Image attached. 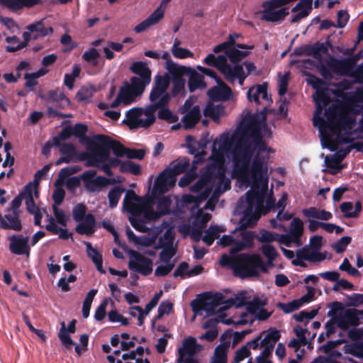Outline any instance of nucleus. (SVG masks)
<instances>
[{"instance_id": "nucleus-1", "label": "nucleus", "mask_w": 363, "mask_h": 363, "mask_svg": "<svg viewBox=\"0 0 363 363\" xmlns=\"http://www.w3.org/2000/svg\"><path fill=\"white\" fill-rule=\"evenodd\" d=\"M262 122L255 116L245 119L235 135L236 143L232 150L233 171L241 180L250 177L254 185L264 181L265 189L268 184L267 159L261 151L267 150V144L261 135Z\"/></svg>"}, {"instance_id": "nucleus-2", "label": "nucleus", "mask_w": 363, "mask_h": 363, "mask_svg": "<svg viewBox=\"0 0 363 363\" xmlns=\"http://www.w3.org/2000/svg\"><path fill=\"white\" fill-rule=\"evenodd\" d=\"M129 69L135 76L131 77L129 82H123L116 99L111 104V108H116L121 104H130L144 93L151 82L152 71L147 62H133Z\"/></svg>"}, {"instance_id": "nucleus-3", "label": "nucleus", "mask_w": 363, "mask_h": 363, "mask_svg": "<svg viewBox=\"0 0 363 363\" xmlns=\"http://www.w3.org/2000/svg\"><path fill=\"white\" fill-rule=\"evenodd\" d=\"M220 264L232 269L235 274L241 278L258 276L259 270L264 273L268 272L262 257L257 254L242 253L236 256L223 255Z\"/></svg>"}, {"instance_id": "nucleus-4", "label": "nucleus", "mask_w": 363, "mask_h": 363, "mask_svg": "<svg viewBox=\"0 0 363 363\" xmlns=\"http://www.w3.org/2000/svg\"><path fill=\"white\" fill-rule=\"evenodd\" d=\"M211 160V163L208 165L205 172L213 177V183L216 184L214 195L218 196L230 189V181L225 177L223 154L213 150Z\"/></svg>"}, {"instance_id": "nucleus-5", "label": "nucleus", "mask_w": 363, "mask_h": 363, "mask_svg": "<svg viewBox=\"0 0 363 363\" xmlns=\"http://www.w3.org/2000/svg\"><path fill=\"white\" fill-rule=\"evenodd\" d=\"M170 84L169 74H157L155 77L153 85L149 95L150 104L147 105L155 112L158 108L169 106L171 94L168 92Z\"/></svg>"}, {"instance_id": "nucleus-6", "label": "nucleus", "mask_w": 363, "mask_h": 363, "mask_svg": "<svg viewBox=\"0 0 363 363\" xmlns=\"http://www.w3.org/2000/svg\"><path fill=\"white\" fill-rule=\"evenodd\" d=\"M156 121L155 112L149 106L133 108L125 114L123 123L130 129L148 128Z\"/></svg>"}, {"instance_id": "nucleus-7", "label": "nucleus", "mask_w": 363, "mask_h": 363, "mask_svg": "<svg viewBox=\"0 0 363 363\" xmlns=\"http://www.w3.org/2000/svg\"><path fill=\"white\" fill-rule=\"evenodd\" d=\"M96 139L97 142L90 145L95 148V155L99 157L100 161L108 159L111 150L118 157L125 155L126 147L120 142L104 135H98Z\"/></svg>"}, {"instance_id": "nucleus-8", "label": "nucleus", "mask_w": 363, "mask_h": 363, "mask_svg": "<svg viewBox=\"0 0 363 363\" xmlns=\"http://www.w3.org/2000/svg\"><path fill=\"white\" fill-rule=\"evenodd\" d=\"M123 208L131 216H141L143 214L146 218L150 220L154 217L155 211L150 202L143 201L131 189L126 191L123 199Z\"/></svg>"}, {"instance_id": "nucleus-9", "label": "nucleus", "mask_w": 363, "mask_h": 363, "mask_svg": "<svg viewBox=\"0 0 363 363\" xmlns=\"http://www.w3.org/2000/svg\"><path fill=\"white\" fill-rule=\"evenodd\" d=\"M87 208L84 203H78L72 209V218L79 223L75 231L79 235H92L96 231V219L93 214H86Z\"/></svg>"}, {"instance_id": "nucleus-10", "label": "nucleus", "mask_w": 363, "mask_h": 363, "mask_svg": "<svg viewBox=\"0 0 363 363\" xmlns=\"http://www.w3.org/2000/svg\"><path fill=\"white\" fill-rule=\"evenodd\" d=\"M280 337L281 334L279 330L276 328H271L266 334L265 332L263 331L253 340L247 342L246 343V347H248L250 352L251 350H261L262 352L270 344L272 345V348H274Z\"/></svg>"}, {"instance_id": "nucleus-11", "label": "nucleus", "mask_w": 363, "mask_h": 363, "mask_svg": "<svg viewBox=\"0 0 363 363\" xmlns=\"http://www.w3.org/2000/svg\"><path fill=\"white\" fill-rule=\"evenodd\" d=\"M96 170L89 169L84 172L80 176L85 189L90 192H99L102 188L116 182L115 179L103 176L96 177Z\"/></svg>"}, {"instance_id": "nucleus-12", "label": "nucleus", "mask_w": 363, "mask_h": 363, "mask_svg": "<svg viewBox=\"0 0 363 363\" xmlns=\"http://www.w3.org/2000/svg\"><path fill=\"white\" fill-rule=\"evenodd\" d=\"M128 255L130 256L128 262L130 270L143 276H148L152 272L153 262L151 259L134 250H130Z\"/></svg>"}, {"instance_id": "nucleus-13", "label": "nucleus", "mask_w": 363, "mask_h": 363, "mask_svg": "<svg viewBox=\"0 0 363 363\" xmlns=\"http://www.w3.org/2000/svg\"><path fill=\"white\" fill-rule=\"evenodd\" d=\"M33 194L35 197L38 196V184H33L29 183L26 185L23 189V196L26 200V209L30 214L34 216V224L41 226L40 223L43 215L40 208L35 203Z\"/></svg>"}, {"instance_id": "nucleus-14", "label": "nucleus", "mask_w": 363, "mask_h": 363, "mask_svg": "<svg viewBox=\"0 0 363 363\" xmlns=\"http://www.w3.org/2000/svg\"><path fill=\"white\" fill-rule=\"evenodd\" d=\"M168 73L172 80L173 86L172 89L171 96H176L181 94L184 89L185 79V72H186V67L179 65L175 63L169 62L167 67Z\"/></svg>"}, {"instance_id": "nucleus-15", "label": "nucleus", "mask_w": 363, "mask_h": 363, "mask_svg": "<svg viewBox=\"0 0 363 363\" xmlns=\"http://www.w3.org/2000/svg\"><path fill=\"white\" fill-rule=\"evenodd\" d=\"M338 311H334L333 315L337 321V327L341 330H346L350 325L357 326L360 324L359 315H363V311L346 309L340 313Z\"/></svg>"}, {"instance_id": "nucleus-16", "label": "nucleus", "mask_w": 363, "mask_h": 363, "mask_svg": "<svg viewBox=\"0 0 363 363\" xmlns=\"http://www.w3.org/2000/svg\"><path fill=\"white\" fill-rule=\"evenodd\" d=\"M219 71L224 75L225 79L229 83L234 84L238 79L240 86L243 85L244 81L247 77V74L244 72L242 65L238 64L232 66L228 64L227 60Z\"/></svg>"}, {"instance_id": "nucleus-17", "label": "nucleus", "mask_w": 363, "mask_h": 363, "mask_svg": "<svg viewBox=\"0 0 363 363\" xmlns=\"http://www.w3.org/2000/svg\"><path fill=\"white\" fill-rule=\"evenodd\" d=\"M337 115L338 113L335 108L329 107L325 110L326 120L321 116H316L313 118V125L318 128L321 140H330V136L325 134V129Z\"/></svg>"}, {"instance_id": "nucleus-18", "label": "nucleus", "mask_w": 363, "mask_h": 363, "mask_svg": "<svg viewBox=\"0 0 363 363\" xmlns=\"http://www.w3.org/2000/svg\"><path fill=\"white\" fill-rule=\"evenodd\" d=\"M26 28L28 32H24L23 34L24 40L26 42L30 40L44 38L53 33L52 28L51 26H45L43 20L28 25Z\"/></svg>"}, {"instance_id": "nucleus-19", "label": "nucleus", "mask_w": 363, "mask_h": 363, "mask_svg": "<svg viewBox=\"0 0 363 363\" xmlns=\"http://www.w3.org/2000/svg\"><path fill=\"white\" fill-rule=\"evenodd\" d=\"M345 113H338L325 129V134L330 136V140H321L323 145L334 150L337 147V142L333 140L335 135L338 134L342 130V122Z\"/></svg>"}, {"instance_id": "nucleus-20", "label": "nucleus", "mask_w": 363, "mask_h": 363, "mask_svg": "<svg viewBox=\"0 0 363 363\" xmlns=\"http://www.w3.org/2000/svg\"><path fill=\"white\" fill-rule=\"evenodd\" d=\"M326 65L332 73L347 74L354 67L355 60L353 58L338 60L330 56L326 60Z\"/></svg>"}, {"instance_id": "nucleus-21", "label": "nucleus", "mask_w": 363, "mask_h": 363, "mask_svg": "<svg viewBox=\"0 0 363 363\" xmlns=\"http://www.w3.org/2000/svg\"><path fill=\"white\" fill-rule=\"evenodd\" d=\"M0 227L3 229L21 231L22 224L20 219V211H11L7 209L4 216L0 212Z\"/></svg>"}, {"instance_id": "nucleus-22", "label": "nucleus", "mask_w": 363, "mask_h": 363, "mask_svg": "<svg viewBox=\"0 0 363 363\" xmlns=\"http://www.w3.org/2000/svg\"><path fill=\"white\" fill-rule=\"evenodd\" d=\"M9 250L11 253L18 255H27L30 253V246L28 244L29 238L22 235H12L9 238Z\"/></svg>"}, {"instance_id": "nucleus-23", "label": "nucleus", "mask_w": 363, "mask_h": 363, "mask_svg": "<svg viewBox=\"0 0 363 363\" xmlns=\"http://www.w3.org/2000/svg\"><path fill=\"white\" fill-rule=\"evenodd\" d=\"M217 84L208 91L209 98L214 101L230 100L233 95L231 89L221 79H218Z\"/></svg>"}, {"instance_id": "nucleus-24", "label": "nucleus", "mask_w": 363, "mask_h": 363, "mask_svg": "<svg viewBox=\"0 0 363 363\" xmlns=\"http://www.w3.org/2000/svg\"><path fill=\"white\" fill-rule=\"evenodd\" d=\"M202 346L198 344L196 339L194 337L185 338L182 346L178 349L177 363H183L184 358L186 356H194L197 352L200 351Z\"/></svg>"}, {"instance_id": "nucleus-25", "label": "nucleus", "mask_w": 363, "mask_h": 363, "mask_svg": "<svg viewBox=\"0 0 363 363\" xmlns=\"http://www.w3.org/2000/svg\"><path fill=\"white\" fill-rule=\"evenodd\" d=\"M176 180L174 174L164 169L156 179L154 184V190L157 193L164 194L174 186Z\"/></svg>"}, {"instance_id": "nucleus-26", "label": "nucleus", "mask_w": 363, "mask_h": 363, "mask_svg": "<svg viewBox=\"0 0 363 363\" xmlns=\"http://www.w3.org/2000/svg\"><path fill=\"white\" fill-rule=\"evenodd\" d=\"M86 163L89 167L99 168V170L104 172L107 176L111 177L113 172L111 167L106 162L107 160H101L98 156L95 155V148L89 145V152L86 155Z\"/></svg>"}, {"instance_id": "nucleus-27", "label": "nucleus", "mask_w": 363, "mask_h": 363, "mask_svg": "<svg viewBox=\"0 0 363 363\" xmlns=\"http://www.w3.org/2000/svg\"><path fill=\"white\" fill-rule=\"evenodd\" d=\"M161 6L157 8L152 13H151L145 20L138 24L134 30L136 33H141L150 26L157 24L164 16V10L161 9Z\"/></svg>"}, {"instance_id": "nucleus-28", "label": "nucleus", "mask_w": 363, "mask_h": 363, "mask_svg": "<svg viewBox=\"0 0 363 363\" xmlns=\"http://www.w3.org/2000/svg\"><path fill=\"white\" fill-rule=\"evenodd\" d=\"M185 76H189L188 86L191 92L197 89H204L206 84L203 81V75L199 74L195 69L186 67Z\"/></svg>"}, {"instance_id": "nucleus-29", "label": "nucleus", "mask_w": 363, "mask_h": 363, "mask_svg": "<svg viewBox=\"0 0 363 363\" xmlns=\"http://www.w3.org/2000/svg\"><path fill=\"white\" fill-rule=\"evenodd\" d=\"M303 232V223L298 218H294L290 224L289 233L285 235V238L294 241L297 245H301V237Z\"/></svg>"}, {"instance_id": "nucleus-30", "label": "nucleus", "mask_w": 363, "mask_h": 363, "mask_svg": "<svg viewBox=\"0 0 363 363\" xmlns=\"http://www.w3.org/2000/svg\"><path fill=\"white\" fill-rule=\"evenodd\" d=\"M312 1L313 0H300L291 9L292 12L298 13L292 17L291 22L297 23L308 16L312 10Z\"/></svg>"}, {"instance_id": "nucleus-31", "label": "nucleus", "mask_w": 363, "mask_h": 363, "mask_svg": "<svg viewBox=\"0 0 363 363\" xmlns=\"http://www.w3.org/2000/svg\"><path fill=\"white\" fill-rule=\"evenodd\" d=\"M342 303L338 301H334L331 303L330 310L328 312V316L331 318L325 323V336L330 337V336L335 333L336 327L337 326V321L333 315L334 311H342Z\"/></svg>"}, {"instance_id": "nucleus-32", "label": "nucleus", "mask_w": 363, "mask_h": 363, "mask_svg": "<svg viewBox=\"0 0 363 363\" xmlns=\"http://www.w3.org/2000/svg\"><path fill=\"white\" fill-rule=\"evenodd\" d=\"M244 181L246 182V180H244ZM264 181V180H263L262 182H259L257 183V184L254 185V183L250 177L248 179V180H247V182H251L252 183V186L254 187L258 186L259 184L262 185V191L254 190V191H248L246 193V200H247V208H253V205H254V203L255 201H257L258 203L263 202L264 192L267 189V187L265 189Z\"/></svg>"}, {"instance_id": "nucleus-33", "label": "nucleus", "mask_w": 363, "mask_h": 363, "mask_svg": "<svg viewBox=\"0 0 363 363\" xmlns=\"http://www.w3.org/2000/svg\"><path fill=\"white\" fill-rule=\"evenodd\" d=\"M201 117V110L198 105L194 106L182 118L184 128L190 129L194 128L200 121Z\"/></svg>"}, {"instance_id": "nucleus-34", "label": "nucleus", "mask_w": 363, "mask_h": 363, "mask_svg": "<svg viewBox=\"0 0 363 363\" xmlns=\"http://www.w3.org/2000/svg\"><path fill=\"white\" fill-rule=\"evenodd\" d=\"M56 147L60 148V152L62 155V156L56 161V165H60L62 163H69L76 155V148L72 143H60V145Z\"/></svg>"}, {"instance_id": "nucleus-35", "label": "nucleus", "mask_w": 363, "mask_h": 363, "mask_svg": "<svg viewBox=\"0 0 363 363\" xmlns=\"http://www.w3.org/2000/svg\"><path fill=\"white\" fill-rule=\"evenodd\" d=\"M262 19L269 22H277L284 20L289 14L286 8H281L278 10L275 9L263 8Z\"/></svg>"}, {"instance_id": "nucleus-36", "label": "nucleus", "mask_w": 363, "mask_h": 363, "mask_svg": "<svg viewBox=\"0 0 363 363\" xmlns=\"http://www.w3.org/2000/svg\"><path fill=\"white\" fill-rule=\"evenodd\" d=\"M296 257L311 262H320L325 258L324 255L318 252H313L308 246H304L301 249L298 250L296 251Z\"/></svg>"}, {"instance_id": "nucleus-37", "label": "nucleus", "mask_w": 363, "mask_h": 363, "mask_svg": "<svg viewBox=\"0 0 363 363\" xmlns=\"http://www.w3.org/2000/svg\"><path fill=\"white\" fill-rule=\"evenodd\" d=\"M252 208H247L244 212L243 218L241 219V226L244 228L253 226L260 218L258 209L253 211Z\"/></svg>"}, {"instance_id": "nucleus-38", "label": "nucleus", "mask_w": 363, "mask_h": 363, "mask_svg": "<svg viewBox=\"0 0 363 363\" xmlns=\"http://www.w3.org/2000/svg\"><path fill=\"white\" fill-rule=\"evenodd\" d=\"M303 213L308 218H313L322 220H328L333 217L330 212L324 209H319L315 207H310L309 208L303 209Z\"/></svg>"}, {"instance_id": "nucleus-39", "label": "nucleus", "mask_w": 363, "mask_h": 363, "mask_svg": "<svg viewBox=\"0 0 363 363\" xmlns=\"http://www.w3.org/2000/svg\"><path fill=\"white\" fill-rule=\"evenodd\" d=\"M224 111L225 108L223 105H215L213 103H208L203 110V114L205 116L209 117L215 121H218Z\"/></svg>"}, {"instance_id": "nucleus-40", "label": "nucleus", "mask_w": 363, "mask_h": 363, "mask_svg": "<svg viewBox=\"0 0 363 363\" xmlns=\"http://www.w3.org/2000/svg\"><path fill=\"white\" fill-rule=\"evenodd\" d=\"M171 203L172 201L167 196L160 198L157 203V212H155L154 217L152 219L169 214Z\"/></svg>"}, {"instance_id": "nucleus-41", "label": "nucleus", "mask_w": 363, "mask_h": 363, "mask_svg": "<svg viewBox=\"0 0 363 363\" xmlns=\"http://www.w3.org/2000/svg\"><path fill=\"white\" fill-rule=\"evenodd\" d=\"M86 245L88 256L91 259L93 262L95 264L96 269L99 272H104L103 259L101 255L91 246L90 242H86Z\"/></svg>"}, {"instance_id": "nucleus-42", "label": "nucleus", "mask_w": 363, "mask_h": 363, "mask_svg": "<svg viewBox=\"0 0 363 363\" xmlns=\"http://www.w3.org/2000/svg\"><path fill=\"white\" fill-rule=\"evenodd\" d=\"M189 164V160L184 157L173 162L172 163V169L167 170L174 174V177L176 178L177 175L185 172L188 169Z\"/></svg>"}, {"instance_id": "nucleus-43", "label": "nucleus", "mask_w": 363, "mask_h": 363, "mask_svg": "<svg viewBox=\"0 0 363 363\" xmlns=\"http://www.w3.org/2000/svg\"><path fill=\"white\" fill-rule=\"evenodd\" d=\"M211 184L215 185L213 183V177L204 172L199 180L190 187V190L192 192H199Z\"/></svg>"}, {"instance_id": "nucleus-44", "label": "nucleus", "mask_w": 363, "mask_h": 363, "mask_svg": "<svg viewBox=\"0 0 363 363\" xmlns=\"http://www.w3.org/2000/svg\"><path fill=\"white\" fill-rule=\"evenodd\" d=\"M180 44L181 42L176 38L171 50L172 55L179 59L192 57L193 53L188 49L179 47Z\"/></svg>"}, {"instance_id": "nucleus-45", "label": "nucleus", "mask_w": 363, "mask_h": 363, "mask_svg": "<svg viewBox=\"0 0 363 363\" xmlns=\"http://www.w3.org/2000/svg\"><path fill=\"white\" fill-rule=\"evenodd\" d=\"M220 232H221V230L218 226L211 225L206 231L202 240L208 246H210L219 237Z\"/></svg>"}, {"instance_id": "nucleus-46", "label": "nucleus", "mask_w": 363, "mask_h": 363, "mask_svg": "<svg viewBox=\"0 0 363 363\" xmlns=\"http://www.w3.org/2000/svg\"><path fill=\"white\" fill-rule=\"evenodd\" d=\"M170 248H177V247L174 245V238L167 233H165L158 239L157 242L155 246V250Z\"/></svg>"}, {"instance_id": "nucleus-47", "label": "nucleus", "mask_w": 363, "mask_h": 363, "mask_svg": "<svg viewBox=\"0 0 363 363\" xmlns=\"http://www.w3.org/2000/svg\"><path fill=\"white\" fill-rule=\"evenodd\" d=\"M125 191V189L121 186H115L112 188L108 194L109 206L113 208L116 207L121 199V194Z\"/></svg>"}, {"instance_id": "nucleus-48", "label": "nucleus", "mask_w": 363, "mask_h": 363, "mask_svg": "<svg viewBox=\"0 0 363 363\" xmlns=\"http://www.w3.org/2000/svg\"><path fill=\"white\" fill-rule=\"evenodd\" d=\"M227 60L226 56L220 55L216 57L213 54H208L203 60L207 65L216 67L218 70Z\"/></svg>"}, {"instance_id": "nucleus-49", "label": "nucleus", "mask_w": 363, "mask_h": 363, "mask_svg": "<svg viewBox=\"0 0 363 363\" xmlns=\"http://www.w3.org/2000/svg\"><path fill=\"white\" fill-rule=\"evenodd\" d=\"M121 172L130 173L133 175H139L141 174V167L131 161L122 162L120 166Z\"/></svg>"}, {"instance_id": "nucleus-50", "label": "nucleus", "mask_w": 363, "mask_h": 363, "mask_svg": "<svg viewBox=\"0 0 363 363\" xmlns=\"http://www.w3.org/2000/svg\"><path fill=\"white\" fill-rule=\"evenodd\" d=\"M158 118L169 123H175L178 121V116L173 114L168 106L158 108Z\"/></svg>"}, {"instance_id": "nucleus-51", "label": "nucleus", "mask_w": 363, "mask_h": 363, "mask_svg": "<svg viewBox=\"0 0 363 363\" xmlns=\"http://www.w3.org/2000/svg\"><path fill=\"white\" fill-rule=\"evenodd\" d=\"M249 53V51H240L236 48H231L227 51V57L232 62L236 63L247 57Z\"/></svg>"}, {"instance_id": "nucleus-52", "label": "nucleus", "mask_w": 363, "mask_h": 363, "mask_svg": "<svg viewBox=\"0 0 363 363\" xmlns=\"http://www.w3.org/2000/svg\"><path fill=\"white\" fill-rule=\"evenodd\" d=\"M279 236V235L277 233L271 232L267 230H262L257 237V239L262 243H270L277 240Z\"/></svg>"}, {"instance_id": "nucleus-53", "label": "nucleus", "mask_w": 363, "mask_h": 363, "mask_svg": "<svg viewBox=\"0 0 363 363\" xmlns=\"http://www.w3.org/2000/svg\"><path fill=\"white\" fill-rule=\"evenodd\" d=\"M211 363H227V352L225 347L218 345L216 347Z\"/></svg>"}, {"instance_id": "nucleus-54", "label": "nucleus", "mask_w": 363, "mask_h": 363, "mask_svg": "<svg viewBox=\"0 0 363 363\" xmlns=\"http://www.w3.org/2000/svg\"><path fill=\"white\" fill-rule=\"evenodd\" d=\"M196 162H194L193 167L190 172H186L179 181V185L181 187H184L190 184L197 177L196 173Z\"/></svg>"}, {"instance_id": "nucleus-55", "label": "nucleus", "mask_w": 363, "mask_h": 363, "mask_svg": "<svg viewBox=\"0 0 363 363\" xmlns=\"http://www.w3.org/2000/svg\"><path fill=\"white\" fill-rule=\"evenodd\" d=\"M99 53L94 48L89 49L88 50L85 51L82 55L83 60L87 62L88 63L92 65L93 66L97 65V59L99 58Z\"/></svg>"}, {"instance_id": "nucleus-56", "label": "nucleus", "mask_w": 363, "mask_h": 363, "mask_svg": "<svg viewBox=\"0 0 363 363\" xmlns=\"http://www.w3.org/2000/svg\"><path fill=\"white\" fill-rule=\"evenodd\" d=\"M307 55H313L315 59L320 60V52H326L327 48L323 44H315L313 45H306Z\"/></svg>"}, {"instance_id": "nucleus-57", "label": "nucleus", "mask_w": 363, "mask_h": 363, "mask_svg": "<svg viewBox=\"0 0 363 363\" xmlns=\"http://www.w3.org/2000/svg\"><path fill=\"white\" fill-rule=\"evenodd\" d=\"M238 133L239 130L237 133H234L231 138L228 136L222 137L220 139V143L219 145L220 150L222 151H228L232 147L233 145V147H235V145L236 143L235 135H237ZM233 148L234 147H233Z\"/></svg>"}, {"instance_id": "nucleus-58", "label": "nucleus", "mask_w": 363, "mask_h": 363, "mask_svg": "<svg viewBox=\"0 0 363 363\" xmlns=\"http://www.w3.org/2000/svg\"><path fill=\"white\" fill-rule=\"evenodd\" d=\"M6 41L9 43H13V45H16H16H9L6 47V51L9 52L18 51L27 45L26 41L21 42L19 39L16 36L7 38Z\"/></svg>"}, {"instance_id": "nucleus-59", "label": "nucleus", "mask_w": 363, "mask_h": 363, "mask_svg": "<svg viewBox=\"0 0 363 363\" xmlns=\"http://www.w3.org/2000/svg\"><path fill=\"white\" fill-rule=\"evenodd\" d=\"M72 135V128L71 126L64 128L56 137L53 138L54 146L60 145L61 141L69 138Z\"/></svg>"}, {"instance_id": "nucleus-60", "label": "nucleus", "mask_w": 363, "mask_h": 363, "mask_svg": "<svg viewBox=\"0 0 363 363\" xmlns=\"http://www.w3.org/2000/svg\"><path fill=\"white\" fill-rule=\"evenodd\" d=\"M225 303L226 306L225 308H230L232 306H235L237 308L242 307L244 306H247V298L243 295H239L235 296V298H228Z\"/></svg>"}, {"instance_id": "nucleus-61", "label": "nucleus", "mask_w": 363, "mask_h": 363, "mask_svg": "<svg viewBox=\"0 0 363 363\" xmlns=\"http://www.w3.org/2000/svg\"><path fill=\"white\" fill-rule=\"evenodd\" d=\"M58 337L62 343L67 347L74 345V341L72 340L71 337L67 332L65 322L61 323V328L59 332Z\"/></svg>"}, {"instance_id": "nucleus-62", "label": "nucleus", "mask_w": 363, "mask_h": 363, "mask_svg": "<svg viewBox=\"0 0 363 363\" xmlns=\"http://www.w3.org/2000/svg\"><path fill=\"white\" fill-rule=\"evenodd\" d=\"M261 251L264 256L267 257V259H269V262H274L278 256V253L275 248L268 244L262 245L261 246Z\"/></svg>"}, {"instance_id": "nucleus-63", "label": "nucleus", "mask_w": 363, "mask_h": 363, "mask_svg": "<svg viewBox=\"0 0 363 363\" xmlns=\"http://www.w3.org/2000/svg\"><path fill=\"white\" fill-rule=\"evenodd\" d=\"M274 348H272V345L267 346L264 350H263L260 354L256 357L257 363H272V361L269 360V357L272 354Z\"/></svg>"}, {"instance_id": "nucleus-64", "label": "nucleus", "mask_w": 363, "mask_h": 363, "mask_svg": "<svg viewBox=\"0 0 363 363\" xmlns=\"http://www.w3.org/2000/svg\"><path fill=\"white\" fill-rule=\"evenodd\" d=\"M251 352L246 347V345L242 346L240 349L235 351L234 359L231 363H239L247 357H249Z\"/></svg>"}]
</instances>
